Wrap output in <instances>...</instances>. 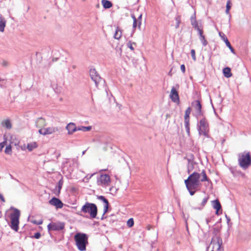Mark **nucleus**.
<instances>
[{
  "label": "nucleus",
  "instance_id": "obj_1",
  "mask_svg": "<svg viewBox=\"0 0 251 251\" xmlns=\"http://www.w3.org/2000/svg\"><path fill=\"white\" fill-rule=\"evenodd\" d=\"M210 179L207 176L205 171L203 170L201 173L194 172L185 179L184 183L187 189L191 196H193L195 193V190H197L199 187L200 181H209Z\"/></svg>",
  "mask_w": 251,
  "mask_h": 251
},
{
  "label": "nucleus",
  "instance_id": "obj_2",
  "mask_svg": "<svg viewBox=\"0 0 251 251\" xmlns=\"http://www.w3.org/2000/svg\"><path fill=\"white\" fill-rule=\"evenodd\" d=\"M238 161L239 166L246 170L251 165V156L250 152L245 151L238 154Z\"/></svg>",
  "mask_w": 251,
  "mask_h": 251
},
{
  "label": "nucleus",
  "instance_id": "obj_3",
  "mask_svg": "<svg viewBox=\"0 0 251 251\" xmlns=\"http://www.w3.org/2000/svg\"><path fill=\"white\" fill-rule=\"evenodd\" d=\"M76 245L80 251L86 250V246L88 244V237L85 233H77L74 237Z\"/></svg>",
  "mask_w": 251,
  "mask_h": 251
},
{
  "label": "nucleus",
  "instance_id": "obj_4",
  "mask_svg": "<svg viewBox=\"0 0 251 251\" xmlns=\"http://www.w3.org/2000/svg\"><path fill=\"white\" fill-rule=\"evenodd\" d=\"M222 244V239L219 236L215 235L212 237L211 243L206 250L207 251H224Z\"/></svg>",
  "mask_w": 251,
  "mask_h": 251
},
{
  "label": "nucleus",
  "instance_id": "obj_5",
  "mask_svg": "<svg viewBox=\"0 0 251 251\" xmlns=\"http://www.w3.org/2000/svg\"><path fill=\"white\" fill-rule=\"evenodd\" d=\"M81 212L88 213L91 219H94L97 216L98 208L95 204L87 202L82 207Z\"/></svg>",
  "mask_w": 251,
  "mask_h": 251
},
{
  "label": "nucleus",
  "instance_id": "obj_6",
  "mask_svg": "<svg viewBox=\"0 0 251 251\" xmlns=\"http://www.w3.org/2000/svg\"><path fill=\"white\" fill-rule=\"evenodd\" d=\"M11 209H13L14 211L10 214L11 225L12 229L17 231L19 229V218L20 216V211L17 208L13 207Z\"/></svg>",
  "mask_w": 251,
  "mask_h": 251
},
{
  "label": "nucleus",
  "instance_id": "obj_7",
  "mask_svg": "<svg viewBox=\"0 0 251 251\" xmlns=\"http://www.w3.org/2000/svg\"><path fill=\"white\" fill-rule=\"evenodd\" d=\"M199 134L208 136L209 125L205 117L202 118L197 125Z\"/></svg>",
  "mask_w": 251,
  "mask_h": 251
},
{
  "label": "nucleus",
  "instance_id": "obj_8",
  "mask_svg": "<svg viewBox=\"0 0 251 251\" xmlns=\"http://www.w3.org/2000/svg\"><path fill=\"white\" fill-rule=\"evenodd\" d=\"M192 107L195 110V116L198 118L200 116H203V112L202 111V106L199 100H195L191 103Z\"/></svg>",
  "mask_w": 251,
  "mask_h": 251
},
{
  "label": "nucleus",
  "instance_id": "obj_9",
  "mask_svg": "<svg viewBox=\"0 0 251 251\" xmlns=\"http://www.w3.org/2000/svg\"><path fill=\"white\" fill-rule=\"evenodd\" d=\"M48 230L50 231H60L64 228L65 224L63 222H51L48 225Z\"/></svg>",
  "mask_w": 251,
  "mask_h": 251
},
{
  "label": "nucleus",
  "instance_id": "obj_10",
  "mask_svg": "<svg viewBox=\"0 0 251 251\" xmlns=\"http://www.w3.org/2000/svg\"><path fill=\"white\" fill-rule=\"evenodd\" d=\"M90 76L91 79L95 82L96 87H98L99 84L102 80V79L95 69L90 70Z\"/></svg>",
  "mask_w": 251,
  "mask_h": 251
},
{
  "label": "nucleus",
  "instance_id": "obj_11",
  "mask_svg": "<svg viewBox=\"0 0 251 251\" xmlns=\"http://www.w3.org/2000/svg\"><path fill=\"white\" fill-rule=\"evenodd\" d=\"M110 182V177L108 175H101L97 181L99 185L104 186H109Z\"/></svg>",
  "mask_w": 251,
  "mask_h": 251
},
{
  "label": "nucleus",
  "instance_id": "obj_12",
  "mask_svg": "<svg viewBox=\"0 0 251 251\" xmlns=\"http://www.w3.org/2000/svg\"><path fill=\"white\" fill-rule=\"evenodd\" d=\"M50 204L54 206L56 209L61 208L63 206V202L59 199L53 197L49 201Z\"/></svg>",
  "mask_w": 251,
  "mask_h": 251
},
{
  "label": "nucleus",
  "instance_id": "obj_13",
  "mask_svg": "<svg viewBox=\"0 0 251 251\" xmlns=\"http://www.w3.org/2000/svg\"><path fill=\"white\" fill-rule=\"evenodd\" d=\"M170 96L173 101L175 102L179 101V99L178 92L174 87L172 88Z\"/></svg>",
  "mask_w": 251,
  "mask_h": 251
},
{
  "label": "nucleus",
  "instance_id": "obj_14",
  "mask_svg": "<svg viewBox=\"0 0 251 251\" xmlns=\"http://www.w3.org/2000/svg\"><path fill=\"white\" fill-rule=\"evenodd\" d=\"M66 129L68 131L69 134H72L74 132L77 131V127L73 123H70L66 126Z\"/></svg>",
  "mask_w": 251,
  "mask_h": 251
},
{
  "label": "nucleus",
  "instance_id": "obj_15",
  "mask_svg": "<svg viewBox=\"0 0 251 251\" xmlns=\"http://www.w3.org/2000/svg\"><path fill=\"white\" fill-rule=\"evenodd\" d=\"M46 126V123L45 119L41 117L38 118L35 122V126L37 128H42Z\"/></svg>",
  "mask_w": 251,
  "mask_h": 251
},
{
  "label": "nucleus",
  "instance_id": "obj_16",
  "mask_svg": "<svg viewBox=\"0 0 251 251\" xmlns=\"http://www.w3.org/2000/svg\"><path fill=\"white\" fill-rule=\"evenodd\" d=\"M44 135L51 134L58 131L57 127H49L46 128H44Z\"/></svg>",
  "mask_w": 251,
  "mask_h": 251
},
{
  "label": "nucleus",
  "instance_id": "obj_17",
  "mask_svg": "<svg viewBox=\"0 0 251 251\" xmlns=\"http://www.w3.org/2000/svg\"><path fill=\"white\" fill-rule=\"evenodd\" d=\"M190 20L191 25L195 29H196L202 26L201 23L199 24V22L196 20L195 15L192 16L191 17Z\"/></svg>",
  "mask_w": 251,
  "mask_h": 251
},
{
  "label": "nucleus",
  "instance_id": "obj_18",
  "mask_svg": "<svg viewBox=\"0 0 251 251\" xmlns=\"http://www.w3.org/2000/svg\"><path fill=\"white\" fill-rule=\"evenodd\" d=\"M213 206L216 210V214L219 215V211L221 209L222 206L220 201L218 200L212 201Z\"/></svg>",
  "mask_w": 251,
  "mask_h": 251
},
{
  "label": "nucleus",
  "instance_id": "obj_19",
  "mask_svg": "<svg viewBox=\"0 0 251 251\" xmlns=\"http://www.w3.org/2000/svg\"><path fill=\"white\" fill-rule=\"evenodd\" d=\"M6 21L2 15L0 14V31L3 32L6 26Z\"/></svg>",
  "mask_w": 251,
  "mask_h": 251
},
{
  "label": "nucleus",
  "instance_id": "obj_20",
  "mask_svg": "<svg viewBox=\"0 0 251 251\" xmlns=\"http://www.w3.org/2000/svg\"><path fill=\"white\" fill-rule=\"evenodd\" d=\"M191 112V108L188 107L185 111L184 122H190V114Z\"/></svg>",
  "mask_w": 251,
  "mask_h": 251
},
{
  "label": "nucleus",
  "instance_id": "obj_21",
  "mask_svg": "<svg viewBox=\"0 0 251 251\" xmlns=\"http://www.w3.org/2000/svg\"><path fill=\"white\" fill-rule=\"evenodd\" d=\"M223 74L226 78H229L232 75L231 73V69L229 67H226L223 69Z\"/></svg>",
  "mask_w": 251,
  "mask_h": 251
},
{
  "label": "nucleus",
  "instance_id": "obj_22",
  "mask_svg": "<svg viewBox=\"0 0 251 251\" xmlns=\"http://www.w3.org/2000/svg\"><path fill=\"white\" fill-rule=\"evenodd\" d=\"M101 3L105 9H108L112 6V3L108 0H102Z\"/></svg>",
  "mask_w": 251,
  "mask_h": 251
},
{
  "label": "nucleus",
  "instance_id": "obj_23",
  "mask_svg": "<svg viewBox=\"0 0 251 251\" xmlns=\"http://www.w3.org/2000/svg\"><path fill=\"white\" fill-rule=\"evenodd\" d=\"M188 164H187V172L188 174H190L194 168V162L191 161L190 159H187Z\"/></svg>",
  "mask_w": 251,
  "mask_h": 251
},
{
  "label": "nucleus",
  "instance_id": "obj_24",
  "mask_svg": "<svg viewBox=\"0 0 251 251\" xmlns=\"http://www.w3.org/2000/svg\"><path fill=\"white\" fill-rule=\"evenodd\" d=\"M1 125L3 127H4L7 129H11L12 127V125H11V122L9 119L3 120L1 122Z\"/></svg>",
  "mask_w": 251,
  "mask_h": 251
},
{
  "label": "nucleus",
  "instance_id": "obj_25",
  "mask_svg": "<svg viewBox=\"0 0 251 251\" xmlns=\"http://www.w3.org/2000/svg\"><path fill=\"white\" fill-rule=\"evenodd\" d=\"M224 41H225L226 46L229 49L230 51L233 53H235L234 50L230 45V43L228 41L227 38L226 37H224Z\"/></svg>",
  "mask_w": 251,
  "mask_h": 251
},
{
  "label": "nucleus",
  "instance_id": "obj_26",
  "mask_svg": "<svg viewBox=\"0 0 251 251\" xmlns=\"http://www.w3.org/2000/svg\"><path fill=\"white\" fill-rule=\"evenodd\" d=\"M121 36L122 31L119 27H117L115 31L114 37L116 39H119L120 38H121Z\"/></svg>",
  "mask_w": 251,
  "mask_h": 251
},
{
  "label": "nucleus",
  "instance_id": "obj_27",
  "mask_svg": "<svg viewBox=\"0 0 251 251\" xmlns=\"http://www.w3.org/2000/svg\"><path fill=\"white\" fill-rule=\"evenodd\" d=\"M37 147V144L36 142H32L27 144V149L29 151H32L34 149Z\"/></svg>",
  "mask_w": 251,
  "mask_h": 251
},
{
  "label": "nucleus",
  "instance_id": "obj_28",
  "mask_svg": "<svg viewBox=\"0 0 251 251\" xmlns=\"http://www.w3.org/2000/svg\"><path fill=\"white\" fill-rule=\"evenodd\" d=\"M231 1L230 0H228L226 4V14H229V10L231 8Z\"/></svg>",
  "mask_w": 251,
  "mask_h": 251
},
{
  "label": "nucleus",
  "instance_id": "obj_29",
  "mask_svg": "<svg viewBox=\"0 0 251 251\" xmlns=\"http://www.w3.org/2000/svg\"><path fill=\"white\" fill-rule=\"evenodd\" d=\"M185 128L188 136H190V122H184Z\"/></svg>",
  "mask_w": 251,
  "mask_h": 251
},
{
  "label": "nucleus",
  "instance_id": "obj_30",
  "mask_svg": "<svg viewBox=\"0 0 251 251\" xmlns=\"http://www.w3.org/2000/svg\"><path fill=\"white\" fill-rule=\"evenodd\" d=\"M104 209H103V215H104L106 212L108 211V207H109V202L107 200L105 201L104 202Z\"/></svg>",
  "mask_w": 251,
  "mask_h": 251
},
{
  "label": "nucleus",
  "instance_id": "obj_31",
  "mask_svg": "<svg viewBox=\"0 0 251 251\" xmlns=\"http://www.w3.org/2000/svg\"><path fill=\"white\" fill-rule=\"evenodd\" d=\"M208 198V197L206 196L203 199L201 203V207L198 208L199 210H201L205 206V205L207 202Z\"/></svg>",
  "mask_w": 251,
  "mask_h": 251
},
{
  "label": "nucleus",
  "instance_id": "obj_32",
  "mask_svg": "<svg viewBox=\"0 0 251 251\" xmlns=\"http://www.w3.org/2000/svg\"><path fill=\"white\" fill-rule=\"evenodd\" d=\"M200 40L203 46H206L207 45L208 43L204 35H201V37H200Z\"/></svg>",
  "mask_w": 251,
  "mask_h": 251
},
{
  "label": "nucleus",
  "instance_id": "obj_33",
  "mask_svg": "<svg viewBox=\"0 0 251 251\" xmlns=\"http://www.w3.org/2000/svg\"><path fill=\"white\" fill-rule=\"evenodd\" d=\"M63 184V180L62 177L58 182V193H60V190L61 189L62 186Z\"/></svg>",
  "mask_w": 251,
  "mask_h": 251
},
{
  "label": "nucleus",
  "instance_id": "obj_34",
  "mask_svg": "<svg viewBox=\"0 0 251 251\" xmlns=\"http://www.w3.org/2000/svg\"><path fill=\"white\" fill-rule=\"evenodd\" d=\"M131 18H132V19L133 20V28L134 29H135L136 27V22H137V19L135 17V15L134 14H131Z\"/></svg>",
  "mask_w": 251,
  "mask_h": 251
},
{
  "label": "nucleus",
  "instance_id": "obj_35",
  "mask_svg": "<svg viewBox=\"0 0 251 251\" xmlns=\"http://www.w3.org/2000/svg\"><path fill=\"white\" fill-rule=\"evenodd\" d=\"M5 152L8 154H11L12 153V149L11 145L7 146L5 149Z\"/></svg>",
  "mask_w": 251,
  "mask_h": 251
},
{
  "label": "nucleus",
  "instance_id": "obj_36",
  "mask_svg": "<svg viewBox=\"0 0 251 251\" xmlns=\"http://www.w3.org/2000/svg\"><path fill=\"white\" fill-rule=\"evenodd\" d=\"M176 28H178V27L179 26V24L180 23V21H181L180 17L179 16H177V17H176Z\"/></svg>",
  "mask_w": 251,
  "mask_h": 251
},
{
  "label": "nucleus",
  "instance_id": "obj_37",
  "mask_svg": "<svg viewBox=\"0 0 251 251\" xmlns=\"http://www.w3.org/2000/svg\"><path fill=\"white\" fill-rule=\"evenodd\" d=\"M3 138H4V141L3 142L0 143V151H1L2 150L3 148L4 147L5 144L6 143V139L5 135H4Z\"/></svg>",
  "mask_w": 251,
  "mask_h": 251
},
{
  "label": "nucleus",
  "instance_id": "obj_38",
  "mask_svg": "<svg viewBox=\"0 0 251 251\" xmlns=\"http://www.w3.org/2000/svg\"><path fill=\"white\" fill-rule=\"evenodd\" d=\"M132 44L135 45V43H132L130 41H128L126 44V46L128 48H129L131 50H134V49L132 46Z\"/></svg>",
  "mask_w": 251,
  "mask_h": 251
},
{
  "label": "nucleus",
  "instance_id": "obj_39",
  "mask_svg": "<svg viewBox=\"0 0 251 251\" xmlns=\"http://www.w3.org/2000/svg\"><path fill=\"white\" fill-rule=\"evenodd\" d=\"M134 225V221L132 218L129 219L127 222V225L128 227H131Z\"/></svg>",
  "mask_w": 251,
  "mask_h": 251
},
{
  "label": "nucleus",
  "instance_id": "obj_40",
  "mask_svg": "<svg viewBox=\"0 0 251 251\" xmlns=\"http://www.w3.org/2000/svg\"><path fill=\"white\" fill-rule=\"evenodd\" d=\"M196 29L198 31L200 37H201V35H203L202 26H201V27L197 28Z\"/></svg>",
  "mask_w": 251,
  "mask_h": 251
},
{
  "label": "nucleus",
  "instance_id": "obj_41",
  "mask_svg": "<svg viewBox=\"0 0 251 251\" xmlns=\"http://www.w3.org/2000/svg\"><path fill=\"white\" fill-rule=\"evenodd\" d=\"M191 54L193 60L194 61H196V56L195 50H194V49L191 50Z\"/></svg>",
  "mask_w": 251,
  "mask_h": 251
},
{
  "label": "nucleus",
  "instance_id": "obj_42",
  "mask_svg": "<svg viewBox=\"0 0 251 251\" xmlns=\"http://www.w3.org/2000/svg\"><path fill=\"white\" fill-rule=\"evenodd\" d=\"M0 64L1 65V66H2L3 67H7L8 66V62L7 61L5 60H2L1 62H0Z\"/></svg>",
  "mask_w": 251,
  "mask_h": 251
},
{
  "label": "nucleus",
  "instance_id": "obj_43",
  "mask_svg": "<svg viewBox=\"0 0 251 251\" xmlns=\"http://www.w3.org/2000/svg\"><path fill=\"white\" fill-rule=\"evenodd\" d=\"M142 15L140 14L137 19V22H138V28H140L141 25V19H142Z\"/></svg>",
  "mask_w": 251,
  "mask_h": 251
},
{
  "label": "nucleus",
  "instance_id": "obj_44",
  "mask_svg": "<svg viewBox=\"0 0 251 251\" xmlns=\"http://www.w3.org/2000/svg\"><path fill=\"white\" fill-rule=\"evenodd\" d=\"M97 199L103 201V202L106 201V199L103 196H97Z\"/></svg>",
  "mask_w": 251,
  "mask_h": 251
},
{
  "label": "nucleus",
  "instance_id": "obj_45",
  "mask_svg": "<svg viewBox=\"0 0 251 251\" xmlns=\"http://www.w3.org/2000/svg\"><path fill=\"white\" fill-rule=\"evenodd\" d=\"M41 237V234L40 232H36L32 238H35L36 239H39Z\"/></svg>",
  "mask_w": 251,
  "mask_h": 251
},
{
  "label": "nucleus",
  "instance_id": "obj_46",
  "mask_svg": "<svg viewBox=\"0 0 251 251\" xmlns=\"http://www.w3.org/2000/svg\"><path fill=\"white\" fill-rule=\"evenodd\" d=\"M82 131L85 132L84 126H79L77 127V131Z\"/></svg>",
  "mask_w": 251,
  "mask_h": 251
},
{
  "label": "nucleus",
  "instance_id": "obj_47",
  "mask_svg": "<svg viewBox=\"0 0 251 251\" xmlns=\"http://www.w3.org/2000/svg\"><path fill=\"white\" fill-rule=\"evenodd\" d=\"M180 69H181V71L183 73H184L185 72V65L184 64H182L180 66Z\"/></svg>",
  "mask_w": 251,
  "mask_h": 251
},
{
  "label": "nucleus",
  "instance_id": "obj_48",
  "mask_svg": "<svg viewBox=\"0 0 251 251\" xmlns=\"http://www.w3.org/2000/svg\"><path fill=\"white\" fill-rule=\"evenodd\" d=\"M91 129V126H84L85 132L90 131Z\"/></svg>",
  "mask_w": 251,
  "mask_h": 251
},
{
  "label": "nucleus",
  "instance_id": "obj_49",
  "mask_svg": "<svg viewBox=\"0 0 251 251\" xmlns=\"http://www.w3.org/2000/svg\"><path fill=\"white\" fill-rule=\"evenodd\" d=\"M0 200L3 202H4L5 201V199L3 196L0 194Z\"/></svg>",
  "mask_w": 251,
  "mask_h": 251
},
{
  "label": "nucleus",
  "instance_id": "obj_50",
  "mask_svg": "<svg viewBox=\"0 0 251 251\" xmlns=\"http://www.w3.org/2000/svg\"><path fill=\"white\" fill-rule=\"evenodd\" d=\"M40 129L39 130L38 132L42 135H44V130L43 129L40 128Z\"/></svg>",
  "mask_w": 251,
  "mask_h": 251
},
{
  "label": "nucleus",
  "instance_id": "obj_51",
  "mask_svg": "<svg viewBox=\"0 0 251 251\" xmlns=\"http://www.w3.org/2000/svg\"><path fill=\"white\" fill-rule=\"evenodd\" d=\"M219 35H220V36L222 37V38H223V39H224V37H226L225 35L224 34H223V36L222 35V33L221 32H219Z\"/></svg>",
  "mask_w": 251,
  "mask_h": 251
},
{
  "label": "nucleus",
  "instance_id": "obj_52",
  "mask_svg": "<svg viewBox=\"0 0 251 251\" xmlns=\"http://www.w3.org/2000/svg\"><path fill=\"white\" fill-rule=\"evenodd\" d=\"M206 224L208 225L209 222V220L208 219H206Z\"/></svg>",
  "mask_w": 251,
  "mask_h": 251
},
{
  "label": "nucleus",
  "instance_id": "obj_53",
  "mask_svg": "<svg viewBox=\"0 0 251 251\" xmlns=\"http://www.w3.org/2000/svg\"><path fill=\"white\" fill-rule=\"evenodd\" d=\"M72 68H73L74 69H75V68H76V66H75V65H73V66H72Z\"/></svg>",
  "mask_w": 251,
  "mask_h": 251
},
{
  "label": "nucleus",
  "instance_id": "obj_54",
  "mask_svg": "<svg viewBox=\"0 0 251 251\" xmlns=\"http://www.w3.org/2000/svg\"><path fill=\"white\" fill-rule=\"evenodd\" d=\"M85 152H86V151H83V152L82 153V155H84L85 154Z\"/></svg>",
  "mask_w": 251,
  "mask_h": 251
},
{
  "label": "nucleus",
  "instance_id": "obj_55",
  "mask_svg": "<svg viewBox=\"0 0 251 251\" xmlns=\"http://www.w3.org/2000/svg\"><path fill=\"white\" fill-rule=\"evenodd\" d=\"M0 87L2 88V87H4L5 86H3L1 84H0Z\"/></svg>",
  "mask_w": 251,
  "mask_h": 251
},
{
  "label": "nucleus",
  "instance_id": "obj_56",
  "mask_svg": "<svg viewBox=\"0 0 251 251\" xmlns=\"http://www.w3.org/2000/svg\"><path fill=\"white\" fill-rule=\"evenodd\" d=\"M138 27V22H136V27Z\"/></svg>",
  "mask_w": 251,
  "mask_h": 251
},
{
  "label": "nucleus",
  "instance_id": "obj_57",
  "mask_svg": "<svg viewBox=\"0 0 251 251\" xmlns=\"http://www.w3.org/2000/svg\"><path fill=\"white\" fill-rule=\"evenodd\" d=\"M2 80L1 78L0 77V81Z\"/></svg>",
  "mask_w": 251,
  "mask_h": 251
},
{
  "label": "nucleus",
  "instance_id": "obj_58",
  "mask_svg": "<svg viewBox=\"0 0 251 251\" xmlns=\"http://www.w3.org/2000/svg\"><path fill=\"white\" fill-rule=\"evenodd\" d=\"M250 195L251 196V193H250Z\"/></svg>",
  "mask_w": 251,
  "mask_h": 251
}]
</instances>
